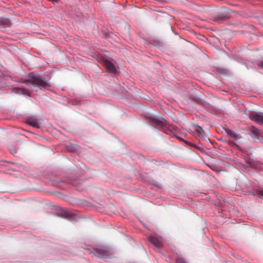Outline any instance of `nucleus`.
Segmentation results:
<instances>
[{"label":"nucleus","mask_w":263,"mask_h":263,"mask_svg":"<svg viewBox=\"0 0 263 263\" xmlns=\"http://www.w3.org/2000/svg\"><path fill=\"white\" fill-rule=\"evenodd\" d=\"M154 123L156 125L160 126L161 128H164L165 127L166 121L164 119L162 120L156 119L154 120Z\"/></svg>","instance_id":"obj_10"},{"label":"nucleus","mask_w":263,"mask_h":263,"mask_svg":"<svg viewBox=\"0 0 263 263\" xmlns=\"http://www.w3.org/2000/svg\"><path fill=\"white\" fill-rule=\"evenodd\" d=\"M28 77L29 79L25 80L23 82L28 86L36 87L40 89H49L50 87L49 84L41 77L36 76L33 73H31L29 74Z\"/></svg>","instance_id":"obj_1"},{"label":"nucleus","mask_w":263,"mask_h":263,"mask_svg":"<svg viewBox=\"0 0 263 263\" xmlns=\"http://www.w3.org/2000/svg\"><path fill=\"white\" fill-rule=\"evenodd\" d=\"M103 65L109 72H115L116 71L115 66L110 62L105 60L103 61Z\"/></svg>","instance_id":"obj_5"},{"label":"nucleus","mask_w":263,"mask_h":263,"mask_svg":"<svg viewBox=\"0 0 263 263\" xmlns=\"http://www.w3.org/2000/svg\"><path fill=\"white\" fill-rule=\"evenodd\" d=\"M231 136H232V137H234V138H236V137H237V136H236H236H235V135H232Z\"/></svg>","instance_id":"obj_18"},{"label":"nucleus","mask_w":263,"mask_h":263,"mask_svg":"<svg viewBox=\"0 0 263 263\" xmlns=\"http://www.w3.org/2000/svg\"><path fill=\"white\" fill-rule=\"evenodd\" d=\"M95 255L99 257H106L109 255L108 250L104 248H97L94 250Z\"/></svg>","instance_id":"obj_3"},{"label":"nucleus","mask_w":263,"mask_h":263,"mask_svg":"<svg viewBox=\"0 0 263 263\" xmlns=\"http://www.w3.org/2000/svg\"><path fill=\"white\" fill-rule=\"evenodd\" d=\"M176 263H186V262L181 258H178L176 259Z\"/></svg>","instance_id":"obj_14"},{"label":"nucleus","mask_w":263,"mask_h":263,"mask_svg":"<svg viewBox=\"0 0 263 263\" xmlns=\"http://www.w3.org/2000/svg\"><path fill=\"white\" fill-rule=\"evenodd\" d=\"M257 65L259 68L263 69V59L258 62Z\"/></svg>","instance_id":"obj_15"},{"label":"nucleus","mask_w":263,"mask_h":263,"mask_svg":"<svg viewBox=\"0 0 263 263\" xmlns=\"http://www.w3.org/2000/svg\"><path fill=\"white\" fill-rule=\"evenodd\" d=\"M148 240L157 248L159 249L162 247L161 241L159 238L155 236H150L148 238Z\"/></svg>","instance_id":"obj_4"},{"label":"nucleus","mask_w":263,"mask_h":263,"mask_svg":"<svg viewBox=\"0 0 263 263\" xmlns=\"http://www.w3.org/2000/svg\"><path fill=\"white\" fill-rule=\"evenodd\" d=\"M228 134L230 136H232V135H234L235 136H236V134L234 133V132H232L231 130H229L227 132Z\"/></svg>","instance_id":"obj_16"},{"label":"nucleus","mask_w":263,"mask_h":263,"mask_svg":"<svg viewBox=\"0 0 263 263\" xmlns=\"http://www.w3.org/2000/svg\"><path fill=\"white\" fill-rule=\"evenodd\" d=\"M228 19V17L226 15H221L216 17L214 18L215 21L220 22L221 21L226 20Z\"/></svg>","instance_id":"obj_11"},{"label":"nucleus","mask_w":263,"mask_h":263,"mask_svg":"<svg viewBox=\"0 0 263 263\" xmlns=\"http://www.w3.org/2000/svg\"><path fill=\"white\" fill-rule=\"evenodd\" d=\"M26 122L29 125L36 128H39L40 126V124L39 123L37 119L36 118H29L27 120Z\"/></svg>","instance_id":"obj_6"},{"label":"nucleus","mask_w":263,"mask_h":263,"mask_svg":"<svg viewBox=\"0 0 263 263\" xmlns=\"http://www.w3.org/2000/svg\"><path fill=\"white\" fill-rule=\"evenodd\" d=\"M1 23L5 26L8 27L11 25V22L9 20H4L1 21Z\"/></svg>","instance_id":"obj_12"},{"label":"nucleus","mask_w":263,"mask_h":263,"mask_svg":"<svg viewBox=\"0 0 263 263\" xmlns=\"http://www.w3.org/2000/svg\"><path fill=\"white\" fill-rule=\"evenodd\" d=\"M257 194L260 198L263 199V190H258L257 192Z\"/></svg>","instance_id":"obj_13"},{"label":"nucleus","mask_w":263,"mask_h":263,"mask_svg":"<svg viewBox=\"0 0 263 263\" xmlns=\"http://www.w3.org/2000/svg\"><path fill=\"white\" fill-rule=\"evenodd\" d=\"M249 118L251 120L254 121L259 124L263 125V113L253 112L250 114Z\"/></svg>","instance_id":"obj_2"},{"label":"nucleus","mask_w":263,"mask_h":263,"mask_svg":"<svg viewBox=\"0 0 263 263\" xmlns=\"http://www.w3.org/2000/svg\"><path fill=\"white\" fill-rule=\"evenodd\" d=\"M69 216V214L67 212H64V216L65 217H68Z\"/></svg>","instance_id":"obj_17"},{"label":"nucleus","mask_w":263,"mask_h":263,"mask_svg":"<svg viewBox=\"0 0 263 263\" xmlns=\"http://www.w3.org/2000/svg\"><path fill=\"white\" fill-rule=\"evenodd\" d=\"M193 128L194 132L199 136H202V135H204V130L200 126L198 125H194Z\"/></svg>","instance_id":"obj_7"},{"label":"nucleus","mask_w":263,"mask_h":263,"mask_svg":"<svg viewBox=\"0 0 263 263\" xmlns=\"http://www.w3.org/2000/svg\"><path fill=\"white\" fill-rule=\"evenodd\" d=\"M251 133H252V136H253L254 138H256L257 139H259L260 132H259V130L257 128L253 126L252 130H251Z\"/></svg>","instance_id":"obj_9"},{"label":"nucleus","mask_w":263,"mask_h":263,"mask_svg":"<svg viewBox=\"0 0 263 263\" xmlns=\"http://www.w3.org/2000/svg\"><path fill=\"white\" fill-rule=\"evenodd\" d=\"M15 91L18 94L30 96V92L26 89L23 88H15Z\"/></svg>","instance_id":"obj_8"}]
</instances>
